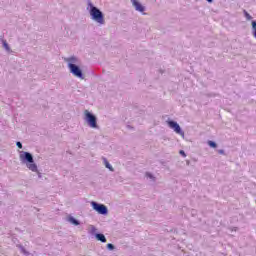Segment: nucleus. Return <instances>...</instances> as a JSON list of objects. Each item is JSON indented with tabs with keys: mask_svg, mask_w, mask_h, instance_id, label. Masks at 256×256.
<instances>
[{
	"mask_svg": "<svg viewBox=\"0 0 256 256\" xmlns=\"http://www.w3.org/2000/svg\"><path fill=\"white\" fill-rule=\"evenodd\" d=\"M96 239H98V241H101V243H107V238H105V235L103 234H96Z\"/></svg>",
	"mask_w": 256,
	"mask_h": 256,
	"instance_id": "9",
	"label": "nucleus"
},
{
	"mask_svg": "<svg viewBox=\"0 0 256 256\" xmlns=\"http://www.w3.org/2000/svg\"><path fill=\"white\" fill-rule=\"evenodd\" d=\"M180 155H182L183 157H187V154H185V151L180 150Z\"/></svg>",
	"mask_w": 256,
	"mask_h": 256,
	"instance_id": "18",
	"label": "nucleus"
},
{
	"mask_svg": "<svg viewBox=\"0 0 256 256\" xmlns=\"http://www.w3.org/2000/svg\"><path fill=\"white\" fill-rule=\"evenodd\" d=\"M69 69L71 73H73V75H75L76 77H80V78L83 77V73L81 72V69L77 67V65L69 64Z\"/></svg>",
	"mask_w": 256,
	"mask_h": 256,
	"instance_id": "6",
	"label": "nucleus"
},
{
	"mask_svg": "<svg viewBox=\"0 0 256 256\" xmlns=\"http://www.w3.org/2000/svg\"><path fill=\"white\" fill-rule=\"evenodd\" d=\"M3 46L5 47L6 51H9V44L6 41L3 42Z\"/></svg>",
	"mask_w": 256,
	"mask_h": 256,
	"instance_id": "16",
	"label": "nucleus"
},
{
	"mask_svg": "<svg viewBox=\"0 0 256 256\" xmlns=\"http://www.w3.org/2000/svg\"><path fill=\"white\" fill-rule=\"evenodd\" d=\"M20 158L25 161H27L29 164H27V167L30 171L36 172L37 171V164L33 162V155L29 152H24Z\"/></svg>",
	"mask_w": 256,
	"mask_h": 256,
	"instance_id": "2",
	"label": "nucleus"
},
{
	"mask_svg": "<svg viewBox=\"0 0 256 256\" xmlns=\"http://www.w3.org/2000/svg\"><path fill=\"white\" fill-rule=\"evenodd\" d=\"M85 117H86V121L88 123V125L92 128V129H97V117H95V115L91 114V112H89V110H85Z\"/></svg>",
	"mask_w": 256,
	"mask_h": 256,
	"instance_id": "3",
	"label": "nucleus"
},
{
	"mask_svg": "<svg viewBox=\"0 0 256 256\" xmlns=\"http://www.w3.org/2000/svg\"><path fill=\"white\" fill-rule=\"evenodd\" d=\"M168 126L170 127V129H173V131H175V133H177L178 135H185V133L181 131V126H179L177 122L168 121Z\"/></svg>",
	"mask_w": 256,
	"mask_h": 256,
	"instance_id": "5",
	"label": "nucleus"
},
{
	"mask_svg": "<svg viewBox=\"0 0 256 256\" xmlns=\"http://www.w3.org/2000/svg\"><path fill=\"white\" fill-rule=\"evenodd\" d=\"M90 15L93 21H96V23H99L100 25H105V17L103 16V12H101L99 8L92 6L90 10Z\"/></svg>",
	"mask_w": 256,
	"mask_h": 256,
	"instance_id": "1",
	"label": "nucleus"
},
{
	"mask_svg": "<svg viewBox=\"0 0 256 256\" xmlns=\"http://www.w3.org/2000/svg\"><path fill=\"white\" fill-rule=\"evenodd\" d=\"M104 163L107 169H109L110 171H113V167L111 166V164H109V161H107V159H104Z\"/></svg>",
	"mask_w": 256,
	"mask_h": 256,
	"instance_id": "11",
	"label": "nucleus"
},
{
	"mask_svg": "<svg viewBox=\"0 0 256 256\" xmlns=\"http://www.w3.org/2000/svg\"><path fill=\"white\" fill-rule=\"evenodd\" d=\"M208 145L212 147L213 149L217 148V144L213 141H208Z\"/></svg>",
	"mask_w": 256,
	"mask_h": 256,
	"instance_id": "13",
	"label": "nucleus"
},
{
	"mask_svg": "<svg viewBox=\"0 0 256 256\" xmlns=\"http://www.w3.org/2000/svg\"><path fill=\"white\" fill-rule=\"evenodd\" d=\"M208 1V3H213V0H207Z\"/></svg>",
	"mask_w": 256,
	"mask_h": 256,
	"instance_id": "20",
	"label": "nucleus"
},
{
	"mask_svg": "<svg viewBox=\"0 0 256 256\" xmlns=\"http://www.w3.org/2000/svg\"><path fill=\"white\" fill-rule=\"evenodd\" d=\"M131 3L133 7H135L136 11H139L140 13H143L145 11V7L139 3L137 0H131Z\"/></svg>",
	"mask_w": 256,
	"mask_h": 256,
	"instance_id": "7",
	"label": "nucleus"
},
{
	"mask_svg": "<svg viewBox=\"0 0 256 256\" xmlns=\"http://www.w3.org/2000/svg\"><path fill=\"white\" fill-rule=\"evenodd\" d=\"M69 221L72 223V225H79V221H77L75 218L70 217Z\"/></svg>",
	"mask_w": 256,
	"mask_h": 256,
	"instance_id": "12",
	"label": "nucleus"
},
{
	"mask_svg": "<svg viewBox=\"0 0 256 256\" xmlns=\"http://www.w3.org/2000/svg\"><path fill=\"white\" fill-rule=\"evenodd\" d=\"M219 153H222V154H223V150H219Z\"/></svg>",
	"mask_w": 256,
	"mask_h": 256,
	"instance_id": "21",
	"label": "nucleus"
},
{
	"mask_svg": "<svg viewBox=\"0 0 256 256\" xmlns=\"http://www.w3.org/2000/svg\"><path fill=\"white\" fill-rule=\"evenodd\" d=\"M244 14H245V17H246V19H247L248 21H251V19H253V17H251V16L249 15V13H248L247 11H245V10H244Z\"/></svg>",
	"mask_w": 256,
	"mask_h": 256,
	"instance_id": "14",
	"label": "nucleus"
},
{
	"mask_svg": "<svg viewBox=\"0 0 256 256\" xmlns=\"http://www.w3.org/2000/svg\"><path fill=\"white\" fill-rule=\"evenodd\" d=\"M146 177H149L150 179H153V175H151L150 173H146Z\"/></svg>",
	"mask_w": 256,
	"mask_h": 256,
	"instance_id": "19",
	"label": "nucleus"
},
{
	"mask_svg": "<svg viewBox=\"0 0 256 256\" xmlns=\"http://www.w3.org/2000/svg\"><path fill=\"white\" fill-rule=\"evenodd\" d=\"M94 211H97L100 215H107V206L103 204H97V202H91Z\"/></svg>",
	"mask_w": 256,
	"mask_h": 256,
	"instance_id": "4",
	"label": "nucleus"
},
{
	"mask_svg": "<svg viewBox=\"0 0 256 256\" xmlns=\"http://www.w3.org/2000/svg\"><path fill=\"white\" fill-rule=\"evenodd\" d=\"M253 37L256 39V21H252Z\"/></svg>",
	"mask_w": 256,
	"mask_h": 256,
	"instance_id": "10",
	"label": "nucleus"
},
{
	"mask_svg": "<svg viewBox=\"0 0 256 256\" xmlns=\"http://www.w3.org/2000/svg\"><path fill=\"white\" fill-rule=\"evenodd\" d=\"M131 3L133 7H135L136 11H139L140 13H143L145 11V7L139 3L137 0H131Z\"/></svg>",
	"mask_w": 256,
	"mask_h": 256,
	"instance_id": "8",
	"label": "nucleus"
},
{
	"mask_svg": "<svg viewBox=\"0 0 256 256\" xmlns=\"http://www.w3.org/2000/svg\"><path fill=\"white\" fill-rule=\"evenodd\" d=\"M107 249L113 250L115 249V246L111 243L107 244Z\"/></svg>",
	"mask_w": 256,
	"mask_h": 256,
	"instance_id": "15",
	"label": "nucleus"
},
{
	"mask_svg": "<svg viewBox=\"0 0 256 256\" xmlns=\"http://www.w3.org/2000/svg\"><path fill=\"white\" fill-rule=\"evenodd\" d=\"M16 145L19 149H23V144H21V142H17Z\"/></svg>",
	"mask_w": 256,
	"mask_h": 256,
	"instance_id": "17",
	"label": "nucleus"
}]
</instances>
